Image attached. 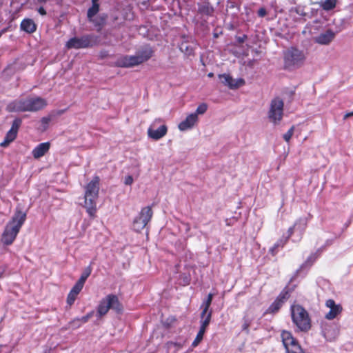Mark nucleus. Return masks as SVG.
<instances>
[{
	"label": "nucleus",
	"mask_w": 353,
	"mask_h": 353,
	"mask_svg": "<svg viewBox=\"0 0 353 353\" xmlns=\"http://www.w3.org/2000/svg\"><path fill=\"white\" fill-rule=\"evenodd\" d=\"M20 28L28 34H32L37 30V25L32 19L27 18L22 20Z\"/></svg>",
	"instance_id": "nucleus-21"
},
{
	"label": "nucleus",
	"mask_w": 353,
	"mask_h": 353,
	"mask_svg": "<svg viewBox=\"0 0 353 353\" xmlns=\"http://www.w3.org/2000/svg\"><path fill=\"white\" fill-rule=\"evenodd\" d=\"M107 16L104 17H100L99 18L97 19L96 20H93L92 21L95 26L101 27L105 24V20H106Z\"/></svg>",
	"instance_id": "nucleus-35"
},
{
	"label": "nucleus",
	"mask_w": 353,
	"mask_h": 353,
	"mask_svg": "<svg viewBox=\"0 0 353 353\" xmlns=\"http://www.w3.org/2000/svg\"><path fill=\"white\" fill-rule=\"evenodd\" d=\"M335 37V33L331 30L328 29L325 32L321 33L319 36L314 38V41L321 45L330 44Z\"/></svg>",
	"instance_id": "nucleus-18"
},
{
	"label": "nucleus",
	"mask_w": 353,
	"mask_h": 353,
	"mask_svg": "<svg viewBox=\"0 0 353 353\" xmlns=\"http://www.w3.org/2000/svg\"><path fill=\"white\" fill-rule=\"evenodd\" d=\"M99 177L96 176L85 187L84 207L90 217L94 218L97 212V200L99 196Z\"/></svg>",
	"instance_id": "nucleus-1"
},
{
	"label": "nucleus",
	"mask_w": 353,
	"mask_h": 353,
	"mask_svg": "<svg viewBox=\"0 0 353 353\" xmlns=\"http://www.w3.org/2000/svg\"><path fill=\"white\" fill-rule=\"evenodd\" d=\"M95 44L94 37L90 34L83 35L81 37H72L70 39L65 47L68 49H81L92 47Z\"/></svg>",
	"instance_id": "nucleus-7"
},
{
	"label": "nucleus",
	"mask_w": 353,
	"mask_h": 353,
	"mask_svg": "<svg viewBox=\"0 0 353 353\" xmlns=\"http://www.w3.org/2000/svg\"><path fill=\"white\" fill-rule=\"evenodd\" d=\"M153 212L150 206L144 207L133 221V229L136 232H141L150 221Z\"/></svg>",
	"instance_id": "nucleus-8"
},
{
	"label": "nucleus",
	"mask_w": 353,
	"mask_h": 353,
	"mask_svg": "<svg viewBox=\"0 0 353 353\" xmlns=\"http://www.w3.org/2000/svg\"><path fill=\"white\" fill-rule=\"evenodd\" d=\"M287 241H288L287 239H285V240L281 239L276 243V246H278L279 248V247L283 248L285 245V244L287 243Z\"/></svg>",
	"instance_id": "nucleus-46"
},
{
	"label": "nucleus",
	"mask_w": 353,
	"mask_h": 353,
	"mask_svg": "<svg viewBox=\"0 0 353 353\" xmlns=\"http://www.w3.org/2000/svg\"><path fill=\"white\" fill-rule=\"evenodd\" d=\"M208 110V105L205 103H202L199 105L196 108V115L204 114Z\"/></svg>",
	"instance_id": "nucleus-34"
},
{
	"label": "nucleus",
	"mask_w": 353,
	"mask_h": 353,
	"mask_svg": "<svg viewBox=\"0 0 353 353\" xmlns=\"http://www.w3.org/2000/svg\"><path fill=\"white\" fill-rule=\"evenodd\" d=\"M83 284L81 283L80 282L77 281L75 285L73 286L70 292H72L73 294L78 295L79 292L81 291Z\"/></svg>",
	"instance_id": "nucleus-33"
},
{
	"label": "nucleus",
	"mask_w": 353,
	"mask_h": 353,
	"mask_svg": "<svg viewBox=\"0 0 353 353\" xmlns=\"http://www.w3.org/2000/svg\"><path fill=\"white\" fill-rule=\"evenodd\" d=\"M108 52L105 51V50H103V51H101L100 52V54H99V57L101 58V59H103L106 57H108Z\"/></svg>",
	"instance_id": "nucleus-48"
},
{
	"label": "nucleus",
	"mask_w": 353,
	"mask_h": 353,
	"mask_svg": "<svg viewBox=\"0 0 353 353\" xmlns=\"http://www.w3.org/2000/svg\"><path fill=\"white\" fill-rule=\"evenodd\" d=\"M212 299H213V294L210 293L208 295L207 299L203 303V311L201 314V318L204 319V317H205V314L208 313V312H210L209 308L212 303Z\"/></svg>",
	"instance_id": "nucleus-26"
},
{
	"label": "nucleus",
	"mask_w": 353,
	"mask_h": 353,
	"mask_svg": "<svg viewBox=\"0 0 353 353\" xmlns=\"http://www.w3.org/2000/svg\"><path fill=\"white\" fill-rule=\"evenodd\" d=\"M26 219V213L21 211L16 212L12 220L6 225L2 234L1 241L3 244L8 245L13 243Z\"/></svg>",
	"instance_id": "nucleus-2"
},
{
	"label": "nucleus",
	"mask_w": 353,
	"mask_h": 353,
	"mask_svg": "<svg viewBox=\"0 0 353 353\" xmlns=\"http://www.w3.org/2000/svg\"><path fill=\"white\" fill-rule=\"evenodd\" d=\"M206 328H207V327H205V326L201 325L199 333L204 335V333H205V332L206 330Z\"/></svg>",
	"instance_id": "nucleus-49"
},
{
	"label": "nucleus",
	"mask_w": 353,
	"mask_h": 353,
	"mask_svg": "<svg viewBox=\"0 0 353 353\" xmlns=\"http://www.w3.org/2000/svg\"><path fill=\"white\" fill-rule=\"evenodd\" d=\"M353 116V111L352 112H347L344 117H343V119L345 120L347 119V118L350 117H352Z\"/></svg>",
	"instance_id": "nucleus-50"
},
{
	"label": "nucleus",
	"mask_w": 353,
	"mask_h": 353,
	"mask_svg": "<svg viewBox=\"0 0 353 353\" xmlns=\"http://www.w3.org/2000/svg\"><path fill=\"white\" fill-rule=\"evenodd\" d=\"M290 291L288 288H285L279 295L276 297L275 301L270 305L268 309L269 313H276L281 307L283 304L289 299Z\"/></svg>",
	"instance_id": "nucleus-11"
},
{
	"label": "nucleus",
	"mask_w": 353,
	"mask_h": 353,
	"mask_svg": "<svg viewBox=\"0 0 353 353\" xmlns=\"http://www.w3.org/2000/svg\"><path fill=\"white\" fill-rule=\"evenodd\" d=\"M267 14V12H266V10L264 8H261L259 10H258V15L261 17H263L266 15Z\"/></svg>",
	"instance_id": "nucleus-44"
},
{
	"label": "nucleus",
	"mask_w": 353,
	"mask_h": 353,
	"mask_svg": "<svg viewBox=\"0 0 353 353\" xmlns=\"http://www.w3.org/2000/svg\"><path fill=\"white\" fill-rule=\"evenodd\" d=\"M203 335L201 334H199L198 332L196 336V339H194V341H193L192 343V345L193 346H196L198 345V344L201 341V340L203 339Z\"/></svg>",
	"instance_id": "nucleus-42"
},
{
	"label": "nucleus",
	"mask_w": 353,
	"mask_h": 353,
	"mask_svg": "<svg viewBox=\"0 0 353 353\" xmlns=\"http://www.w3.org/2000/svg\"><path fill=\"white\" fill-rule=\"evenodd\" d=\"M247 39L248 36L246 34L236 37V40L239 44L244 43L247 40Z\"/></svg>",
	"instance_id": "nucleus-43"
},
{
	"label": "nucleus",
	"mask_w": 353,
	"mask_h": 353,
	"mask_svg": "<svg viewBox=\"0 0 353 353\" xmlns=\"http://www.w3.org/2000/svg\"><path fill=\"white\" fill-rule=\"evenodd\" d=\"M298 224H301L302 225V230H304L305 227H306V225H307V221L305 219H299L295 223L294 225L292 226V227H290L288 230V237L285 239H288L294 233V228L295 227L298 225Z\"/></svg>",
	"instance_id": "nucleus-29"
},
{
	"label": "nucleus",
	"mask_w": 353,
	"mask_h": 353,
	"mask_svg": "<svg viewBox=\"0 0 353 353\" xmlns=\"http://www.w3.org/2000/svg\"><path fill=\"white\" fill-rule=\"evenodd\" d=\"M337 0H324L321 1L319 4L325 11H330L336 8Z\"/></svg>",
	"instance_id": "nucleus-25"
},
{
	"label": "nucleus",
	"mask_w": 353,
	"mask_h": 353,
	"mask_svg": "<svg viewBox=\"0 0 353 353\" xmlns=\"http://www.w3.org/2000/svg\"><path fill=\"white\" fill-rule=\"evenodd\" d=\"M99 4H92V6L88 10L87 17L89 21H92V18L99 11Z\"/></svg>",
	"instance_id": "nucleus-28"
},
{
	"label": "nucleus",
	"mask_w": 353,
	"mask_h": 353,
	"mask_svg": "<svg viewBox=\"0 0 353 353\" xmlns=\"http://www.w3.org/2000/svg\"><path fill=\"white\" fill-rule=\"evenodd\" d=\"M110 309V306L108 302V296H106L99 303V305L97 308V314L100 317L103 316L108 313Z\"/></svg>",
	"instance_id": "nucleus-23"
},
{
	"label": "nucleus",
	"mask_w": 353,
	"mask_h": 353,
	"mask_svg": "<svg viewBox=\"0 0 353 353\" xmlns=\"http://www.w3.org/2000/svg\"><path fill=\"white\" fill-rule=\"evenodd\" d=\"M219 78L223 85L228 86L230 89H237L245 83L243 79H234L230 74H219Z\"/></svg>",
	"instance_id": "nucleus-13"
},
{
	"label": "nucleus",
	"mask_w": 353,
	"mask_h": 353,
	"mask_svg": "<svg viewBox=\"0 0 353 353\" xmlns=\"http://www.w3.org/2000/svg\"><path fill=\"white\" fill-rule=\"evenodd\" d=\"M107 296L110 309L114 310L118 314L121 313L123 311V306L120 303L118 297L114 294H108Z\"/></svg>",
	"instance_id": "nucleus-22"
},
{
	"label": "nucleus",
	"mask_w": 353,
	"mask_h": 353,
	"mask_svg": "<svg viewBox=\"0 0 353 353\" xmlns=\"http://www.w3.org/2000/svg\"><path fill=\"white\" fill-rule=\"evenodd\" d=\"M94 314V311H91L88 313L85 316H82L81 318H79L81 323H85L88 321V320L92 317Z\"/></svg>",
	"instance_id": "nucleus-39"
},
{
	"label": "nucleus",
	"mask_w": 353,
	"mask_h": 353,
	"mask_svg": "<svg viewBox=\"0 0 353 353\" xmlns=\"http://www.w3.org/2000/svg\"><path fill=\"white\" fill-rule=\"evenodd\" d=\"M37 12L41 15V16H45L46 15L47 12H46V10L44 9V8L43 6H40L38 9H37Z\"/></svg>",
	"instance_id": "nucleus-47"
},
{
	"label": "nucleus",
	"mask_w": 353,
	"mask_h": 353,
	"mask_svg": "<svg viewBox=\"0 0 353 353\" xmlns=\"http://www.w3.org/2000/svg\"><path fill=\"white\" fill-rule=\"evenodd\" d=\"M284 102L279 97L274 98L270 102L268 118L274 124H278L283 119Z\"/></svg>",
	"instance_id": "nucleus-5"
},
{
	"label": "nucleus",
	"mask_w": 353,
	"mask_h": 353,
	"mask_svg": "<svg viewBox=\"0 0 353 353\" xmlns=\"http://www.w3.org/2000/svg\"><path fill=\"white\" fill-rule=\"evenodd\" d=\"M137 59L134 56H121L117 59L115 65L120 68H132L138 65Z\"/></svg>",
	"instance_id": "nucleus-17"
},
{
	"label": "nucleus",
	"mask_w": 353,
	"mask_h": 353,
	"mask_svg": "<svg viewBox=\"0 0 353 353\" xmlns=\"http://www.w3.org/2000/svg\"><path fill=\"white\" fill-rule=\"evenodd\" d=\"M211 317H212V312L211 311L208 312V313L205 314L204 319L201 318V325H203L205 327H208L211 321Z\"/></svg>",
	"instance_id": "nucleus-32"
},
{
	"label": "nucleus",
	"mask_w": 353,
	"mask_h": 353,
	"mask_svg": "<svg viewBox=\"0 0 353 353\" xmlns=\"http://www.w3.org/2000/svg\"><path fill=\"white\" fill-rule=\"evenodd\" d=\"M325 305L330 309V312L325 314V319L332 320L342 312V306L340 304H336L333 299H328Z\"/></svg>",
	"instance_id": "nucleus-16"
},
{
	"label": "nucleus",
	"mask_w": 353,
	"mask_h": 353,
	"mask_svg": "<svg viewBox=\"0 0 353 353\" xmlns=\"http://www.w3.org/2000/svg\"><path fill=\"white\" fill-rule=\"evenodd\" d=\"M28 99V112H37L42 110L47 105L46 101L39 97H29Z\"/></svg>",
	"instance_id": "nucleus-15"
},
{
	"label": "nucleus",
	"mask_w": 353,
	"mask_h": 353,
	"mask_svg": "<svg viewBox=\"0 0 353 353\" xmlns=\"http://www.w3.org/2000/svg\"><path fill=\"white\" fill-rule=\"evenodd\" d=\"M49 0H37V3L41 5H45Z\"/></svg>",
	"instance_id": "nucleus-51"
},
{
	"label": "nucleus",
	"mask_w": 353,
	"mask_h": 353,
	"mask_svg": "<svg viewBox=\"0 0 353 353\" xmlns=\"http://www.w3.org/2000/svg\"><path fill=\"white\" fill-rule=\"evenodd\" d=\"M315 260H316V256H314L313 255L310 256L307 258V259L306 260V261L301 265V268H304L305 267H307V266H311Z\"/></svg>",
	"instance_id": "nucleus-37"
},
{
	"label": "nucleus",
	"mask_w": 353,
	"mask_h": 353,
	"mask_svg": "<svg viewBox=\"0 0 353 353\" xmlns=\"http://www.w3.org/2000/svg\"><path fill=\"white\" fill-rule=\"evenodd\" d=\"M270 252L272 255H275L276 254V249H275L274 247H272V248L270 249Z\"/></svg>",
	"instance_id": "nucleus-52"
},
{
	"label": "nucleus",
	"mask_w": 353,
	"mask_h": 353,
	"mask_svg": "<svg viewBox=\"0 0 353 353\" xmlns=\"http://www.w3.org/2000/svg\"><path fill=\"white\" fill-rule=\"evenodd\" d=\"M162 121L161 119H155L152 125L148 128V133L150 138L159 140L166 134L168 128L165 124L160 125L157 129L154 128L156 123H161Z\"/></svg>",
	"instance_id": "nucleus-12"
},
{
	"label": "nucleus",
	"mask_w": 353,
	"mask_h": 353,
	"mask_svg": "<svg viewBox=\"0 0 353 353\" xmlns=\"http://www.w3.org/2000/svg\"><path fill=\"white\" fill-rule=\"evenodd\" d=\"M41 156H39V155H37V156H34L35 158L38 159L39 157H40Z\"/></svg>",
	"instance_id": "nucleus-57"
},
{
	"label": "nucleus",
	"mask_w": 353,
	"mask_h": 353,
	"mask_svg": "<svg viewBox=\"0 0 353 353\" xmlns=\"http://www.w3.org/2000/svg\"><path fill=\"white\" fill-rule=\"evenodd\" d=\"M77 296V295L73 294L72 292H69L67 297V303L70 306H71L74 303Z\"/></svg>",
	"instance_id": "nucleus-38"
},
{
	"label": "nucleus",
	"mask_w": 353,
	"mask_h": 353,
	"mask_svg": "<svg viewBox=\"0 0 353 353\" xmlns=\"http://www.w3.org/2000/svg\"><path fill=\"white\" fill-rule=\"evenodd\" d=\"M133 182V179H132V176L129 175V176H127L125 179V185H131Z\"/></svg>",
	"instance_id": "nucleus-45"
},
{
	"label": "nucleus",
	"mask_w": 353,
	"mask_h": 353,
	"mask_svg": "<svg viewBox=\"0 0 353 353\" xmlns=\"http://www.w3.org/2000/svg\"><path fill=\"white\" fill-rule=\"evenodd\" d=\"M281 336L286 353H305L298 340L290 332L283 330Z\"/></svg>",
	"instance_id": "nucleus-6"
},
{
	"label": "nucleus",
	"mask_w": 353,
	"mask_h": 353,
	"mask_svg": "<svg viewBox=\"0 0 353 353\" xmlns=\"http://www.w3.org/2000/svg\"><path fill=\"white\" fill-rule=\"evenodd\" d=\"M198 12L201 14L210 16L212 14L214 9L208 3L205 4H199Z\"/></svg>",
	"instance_id": "nucleus-27"
},
{
	"label": "nucleus",
	"mask_w": 353,
	"mask_h": 353,
	"mask_svg": "<svg viewBox=\"0 0 353 353\" xmlns=\"http://www.w3.org/2000/svg\"><path fill=\"white\" fill-rule=\"evenodd\" d=\"M243 321H244V322L242 325V330L243 331L246 332L247 333H248L249 332V327L250 326L251 321L248 319H246V318H244Z\"/></svg>",
	"instance_id": "nucleus-40"
},
{
	"label": "nucleus",
	"mask_w": 353,
	"mask_h": 353,
	"mask_svg": "<svg viewBox=\"0 0 353 353\" xmlns=\"http://www.w3.org/2000/svg\"><path fill=\"white\" fill-rule=\"evenodd\" d=\"M43 121H45L46 123H47L48 120L46 118H43Z\"/></svg>",
	"instance_id": "nucleus-54"
},
{
	"label": "nucleus",
	"mask_w": 353,
	"mask_h": 353,
	"mask_svg": "<svg viewBox=\"0 0 353 353\" xmlns=\"http://www.w3.org/2000/svg\"><path fill=\"white\" fill-rule=\"evenodd\" d=\"M91 272H92V268L90 266H88L87 267L83 272L82 273V274L81 275L79 279L77 281L79 282H80L81 283L83 284L85 283L86 279H88V277L91 274Z\"/></svg>",
	"instance_id": "nucleus-30"
},
{
	"label": "nucleus",
	"mask_w": 353,
	"mask_h": 353,
	"mask_svg": "<svg viewBox=\"0 0 353 353\" xmlns=\"http://www.w3.org/2000/svg\"><path fill=\"white\" fill-rule=\"evenodd\" d=\"M275 249L277 250V248H279L278 246H276V244L275 243L274 245L273 246Z\"/></svg>",
	"instance_id": "nucleus-55"
},
{
	"label": "nucleus",
	"mask_w": 353,
	"mask_h": 353,
	"mask_svg": "<svg viewBox=\"0 0 353 353\" xmlns=\"http://www.w3.org/2000/svg\"><path fill=\"white\" fill-rule=\"evenodd\" d=\"M294 130V126H292L286 133L283 134V139L285 141H289L292 138Z\"/></svg>",
	"instance_id": "nucleus-36"
},
{
	"label": "nucleus",
	"mask_w": 353,
	"mask_h": 353,
	"mask_svg": "<svg viewBox=\"0 0 353 353\" xmlns=\"http://www.w3.org/2000/svg\"><path fill=\"white\" fill-rule=\"evenodd\" d=\"M179 49L187 57L194 56V50L196 48L197 43L196 41L189 37L183 36Z\"/></svg>",
	"instance_id": "nucleus-10"
},
{
	"label": "nucleus",
	"mask_w": 353,
	"mask_h": 353,
	"mask_svg": "<svg viewBox=\"0 0 353 353\" xmlns=\"http://www.w3.org/2000/svg\"><path fill=\"white\" fill-rule=\"evenodd\" d=\"M337 333H338V331L334 329L333 330V336H330L329 334V331L325 330V331H324V336L328 340H332L336 337Z\"/></svg>",
	"instance_id": "nucleus-41"
},
{
	"label": "nucleus",
	"mask_w": 353,
	"mask_h": 353,
	"mask_svg": "<svg viewBox=\"0 0 353 353\" xmlns=\"http://www.w3.org/2000/svg\"><path fill=\"white\" fill-rule=\"evenodd\" d=\"M22 123V120L20 118H16L12 123L11 128L6 133L3 141L0 143V146L6 147L11 142H12L17 138L19 129L20 128Z\"/></svg>",
	"instance_id": "nucleus-9"
},
{
	"label": "nucleus",
	"mask_w": 353,
	"mask_h": 353,
	"mask_svg": "<svg viewBox=\"0 0 353 353\" xmlns=\"http://www.w3.org/2000/svg\"><path fill=\"white\" fill-rule=\"evenodd\" d=\"M208 76H209V77H212V76H213V73H210V74H208Z\"/></svg>",
	"instance_id": "nucleus-56"
},
{
	"label": "nucleus",
	"mask_w": 353,
	"mask_h": 353,
	"mask_svg": "<svg viewBox=\"0 0 353 353\" xmlns=\"http://www.w3.org/2000/svg\"><path fill=\"white\" fill-rule=\"evenodd\" d=\"M306 59L303 50L291 47L283 52V68L292 70L301 67Z\"/></svg>",
	"instance_id": "nucleus-4"
},
{
	"label": "nucleus",
	"mask_w": 353,
	"mask_h": 353,
	"mask_svg": "<svg viewBox=\"0 0 353 353\" xmlns=\"http://www.w3.org/2000/svg\"><path fill=\"white\" fill-rule=\"evenodd\" d=\"M99 0H92V4H99L98 3Z\"/></svg>",
	"instance_id": "nucleus-53"
},
{
	"label": "nucleus",
	"mask_w": 353,
	"mask_h": 353,
	"mask_svg": "<svg viewBox=\"0 0 353 353\" xmlns=\"http://www.w3.org/2000/svg\"><path fill=\"white\" fill-rule=\"evenodd\" d=\"M153 50L148 46H144L141 50L138 51L135 54L137 62L141 64L149 60L153 55Z\"/></svg>",
	"instance_id": "nucleus-19"
},
{
	"label": "nucleus",
	"mask_w": 353,
	"mask_h": 353,
	"mask_svg": "<svg viewBox=\"0 0 353 353\" xmlns=\"http://www.w3.org/2000/svg\"><path fill=\"white\" fill-rule=\"evenodd\" d=\"M81 323L79 318L74 319L73 320L70 321L68 324V327H65V329L72 328V329H77L79 328L81 325Z\"/></svg>",
	"instance_id": "nucleus-31"
},
{
	"label": "nucleus",
	"mask_w": 353,
	"mask_h": 353,
	"mask_svg": "<svg viewBox=\"0 0 353 353\" xmlns=\"http://www.w3.org/2000/svg\"><path fill=\"white\" fill-rule=\"evenodd\" d=\"M50 148V142L39 143L33 150L32 154H45Z\"/></svg>",
	"instance_id": "nucleus-24"
},
{
	"label": "nucleus",
	"mask_w": 353,
	"mask_h": 353,
	"mask_svg": "<svg viewBox=\"0 0 353 353\" xmlns=\"http://www.w3.org/2000/svg\"><path fill=\"white\" fill-rule=\"evenodd\" d=\"M8 112H28V99H16L6 106Z\"/></svg>",
	"instance_id": "nucleus-14"
},
{
	"label": "nucleus",
	"mask_w": 353,
	"mask_h": 353,
	"mask_svg": "<svg viewBox=\"0 0 353 353\" xmlns=\"http://www.w3.org/2000/svg\"><path fill=\"white\" fill-rule=\"evenodd\" d=\"M292 322L301 332H307L312 327V321L307 311L300 305L291 306Z\"/></svg>",
	"instance_id": "nucleus-3"
},
{
	"label": "nucleus",
	"mask_w": 353,
	"mask_h": 353,
	"mask_svg": "<svg viewBox=\"0 0 353 353\" xmlns=\"http://www.w3.org/2000/svg\"><path fill=\"white\" fill-rule=\"evenodd\" d=\"M198 121L196 113H192L187 116L185 119L179 124V128L181 131H185L192 128Z\"/></svg>",
	"instance_id": "nucleus-20"
}]
</instances>
